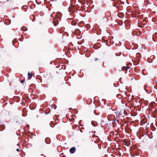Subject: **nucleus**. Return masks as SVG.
Masks as SVG:
<instances>
[{
    "instance_id": "nucleus-1",
    "label": "nucleus",
    "mask_w": 157,
    "mask_h": 157,
    "mask_svg": "<svg viewBox=\"0 0 157 157\" xmlns=\"http://www.w3.org/2000/svg\"><path fill=\"white\" fill-rule=\"evenodd\" d=\"M75 151V148L74 147H71L70 150V152L71 153H74Z\"/></svg>"
},
{
    "instance_id": "nucleus-2",
    "label": "nucleus",
    "mask_w": 157,
    "mask_h": 157,
    "mask_svg": "<svg viewBox=\"0 0 157 157\" xmlns=\"http://www.w3.org/2000/svg\"><path fill=\"white\" fill-rule=\"evenodd\" d=\"M28 79H30L33 76L32 74L31 73H30L29 72L28 74Z\"/></svg>"
},
{
    "instance_id": "nucleus-3",
    "label": "nucleus",
    "mask_w": 157,
    "mask_h": 157,
    "mask_svg": "<svg viewBox=\"0 0 157 157\" xmlns=\"http://www.w3.org/2000/svg\"><path fill=\"white\" fill-rule=\"evenodd\" d=\"M129 68V67H123L122 68V70H127Z\"/></svg>"
},
{
    "instance_id": "nucleus-4",
    "label": "nucleus",
    "mask_w": 157,
    "mask_h": 157,
    "mask_svg": "<svg viewBox=\"0 0 157 157\" xmlns=\"http://www.w3.org/2000/svg\"><path fill=\"white\" fill-rule=\"evenodd\" d=\"M17 151H19V149L17 148L16 150Z\"/></svg>"
},
{
    "instance_id": "nucleus-5",
    "label": "nucleus",
    "mask_w": 157,
    "mask_h": 157,
    "mask_svg": "<svg viewBox=\"0 0 157 157\" xmlns=\"http://www.w3.org/2000/svg\"><path fill=\"white\" fill-rule=\"evenodd\" d=\"M23 80H22L21 81V82L23 83Z\"/></svg>"
},
{
    "instance_id": "nucleus-6",
    "label": "nucleus",
    "mask_w": 157,
    "mask_h": 157,
    "mask_svg": "<svg viewBox=\"0 0 157 157\" xmlns=\"http://www.w3.org/2000/svg\"><path fill=\"white\" fill-rule=\"evenodd\" d=\"M97 60V58H96V59H95V60Z\"/></svg>"
}]
</instances>
